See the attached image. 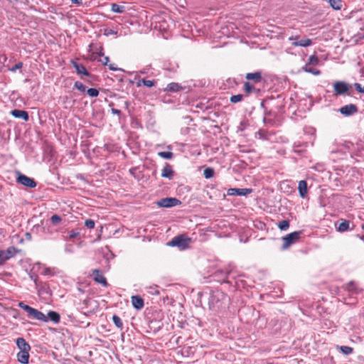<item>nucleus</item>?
<instances>
[{"label":"nucleus","instance_id":"obj_1","mask_svg":"<svg viewBox=\"0 0 364 364\" xmlns=\"http://www.w3.org/2000/svg\"><path fill=\"white\" fill-rule=\"evenodd\" d=\"M191 238L187 237L185 235H179L174 237L170 242H168V245L171 247H177L180 250H183L188 248L191 242Z\"/></svg>","mask_w":364,"mask_h":364},{"label":"nucleus","instance_id":"obj_2","mask_svg":"<svg viewBox=\"0 0 364 364\" xmlns=\"http://www.w3.org/2000/svg\"><path fill=\"white\" fill-rule=\"evenodd\" d=\"M226 299V296L220 291H215L210 294L209 298V304L213 307L219 308L221 306L223 301Z\"/></svg>","mask_w":364,"mask_h":364},{"label":"nucleus","instance_id":"obj_3","mask_svg":"<svg viewBox=\"0 0 364 364\" xmlns=\"http://www.w3.org/2000/svg\"><path fill=\"white\" fill-rule=\"evenodd\" d=\"M300 234L301 232H293L283 237L282 240L284 243L282 245V250L287 249L291 245L296 242L299 240Z\"/></svg>","mask_w":364,"mask_h":364},{"label":"nucleus","instance_id":"obj_4","mask_svg":"<svg viewBox=\"0 0 364 364\" xmlns=\"http://www.w3.org/2000/svg\"><path fill=\"white\" fill-rule=\"evenodd\" d=\"M157 205L163 208H171L180 205L181 201L176 198H165L159 200Z\"/></svg>","mask_w":364,"mask_h":364},{"label":"nucleus","instance_id":"obj_5","mask_svg":"<svg viewBox=\"0 0 364 364\" xmlns=\"http://www.w3.org/2000/svg\"><path fill=\"white\" fill-rule=\"evenodd\" d=\"M16 181L28 188H35L36 186V182L33 178L23 174L20 173Z\"/></svg>","mask_w":364,"mask_h":364},{"label":"nucleus","instance_id":"obj_6","mask_svg":"<svg viewBox=\"0 0 364 364\" xmlns=\"http://www.w3.org/2000/svg\"><path fill=\"white\" fill-rule=\"evenodd\" d=\"M252 188H229L227 192L228 196H247L252 193Z\"/></svg>","mask_w":364,"mask_h":364},{"label":"nucleus","instance_id":"obj_7","mask_svg":"<svg viewBox=\"0 0 364 364\" xmlns=\"http://www.w3.org/2000/svg\"><path fill=\"white\" fill-rule=\"evenodd\" d=\"M93 279L95 282L102 284L103 287H107L108 284L106 278L104 277L102 272L99 269L92 270Z\"/></svg>","mask_w":364,"mask_h":364},{"label":"nucleus","instance_id":"obj_8","mask_svg":"<svg viewBox=\"0 0 364 364\" xmlns=\"http://www.w3.org/2000/svg\"><path fill=\"white\" fill-rule=\"evenodd\" d=\"M339 112L345 116H350L358 112V107L353 104H350L341 107Z\"/></svg>","mask_w":364,"mask_h":364},{"label":"nucleus","instance_id":"obj_9","mask_svg":"<svg viewBox=\"0 0 364 364\" xmlns=\"http://www.w3.org/2000/svg\"><path fill=\"white\" fill-rule=\"evenodd\" d=\"M28 316L38 321L48 322V317H46V316L43 312L34 308H32L31 311L28 314Z\"/></svg>","mask_w":364,"mask_h":364},{"label":"nucleus","instance_id":"obj_10","mask_svg":"<svg viewBox=\"0 0 364 364\" xmlns=\"http://www.w3.org/2000/svg\"><path fill=\"white\" fill-rule=\"evenodd\" d=\"M334 90L336 95H343L348 90V85L342 81H337L333 85Z\"/></svg>","mask_w":364,"mask_h":364},{"label":"nucleus","instance_id":"obj_11","mask_svg":"<svg viewBox=\"0 0 364 364\" xmlns=\"http://www.w3.org/2000/svg\"><path fill=\"white\" fill-rule=\"evenodd\" d=\"M298 191L301 198H306L308 193L307 182L301 180L299 182Z\"/></svg>","mask_w":364,"mask_h":364},{"label":"nucleus","instance_id":"obj_12","mask_svg":"<svg viewBox=\"0 0 364 364\" xmlns=\"http://www.w3.org/2000/svg\"><path fill=\"white\" fill-rule=\"evenodd\" d=\"M18 252V250L16 247L14 246L9 247L6 250H3L4 259L6 261L14 257Z\"/></svg>","mask_w":364,"mask_h":364},{"label":"nucleus","instance_id":"obj_13","mask_svg":"<svg viewBox=\"0 0 364 364\" xmlns=\"http://www.w3.org/2000/svg\"><path fill=\"white\" fill-rule=\"evenodd\" d=\"M345 288L351 295L358 294L361 291L358 284L354 282L348 283Z\"/></svg>","mask_w":364,"mask_h":364},{"label":"nucleus","instance_id":"obj_14","mask_svg":"<svg viewBox=\"0 0 364 364\" xmlns=\"http://www.w3.org/2000/svg\"><path fill=\"white\" fill-rule=\"evenodd\" d=\"M101 50L102 48H101ZM94 60H97L99 62H101L103 65H107L108 62L109 61V58L107 56H104V53L100 50L99 53H92V57Z\"/></svg>","mask_w":364,"mask_h":364},{"label":"nucleus","instance_id":"obj_15","mask_svg":"<svg viewBox=\"0 0 364 364\" xmlns=\"http://www.w3.org/2000/svg\"><path fill=\"white\" fill-rule=\"evenodd\" d=\"M29 351L30 350H20L17 353L18 361L22 364H27L29 359Z\"/></svg>","mask_w":364,"mask_h":364},{"label":"nucleus","instance_id":"obj_16","mask_svg":"<svg viewBox=\"0 0 364 364\" xmlns=\"http://www.w3.org/2000/svg\"><path fill=\"white\" fill-rule=\"evenodd\" d=\"M132 304L133 306L137 310L141 309L144 305L143 299L139 296H132Z\"/></svg>","mask_w":364,"mask_h":364},{"label":"nucleus","instance_id":"obj_17","mask_svg":"<svg viewBox=\"0 0 364 364\" xmlns=\"http://www.w3.org/2000/svg\"><path fill=\"white\" fill-rule=\"evenodd\" d=\"M11 113L16 118H21L25 121H28L29 119L28 112L24 110L14 109Z\"/></svg>","mask_w":364,"mask_h":364},{"label":"nucleus","instance_id":"obj_18","mask_svg":"<svg viewBox=\"0 0 364 364\" xmlns=\"http://www.w3.org/2000/svg\"><path fill=\"white\" fill-rule=\"evenodd\" d=\"M72 65L75 68L77 74L89 76L90 74L83 65L79 64L75 61H72Z\"/></svg>","mask_w":364,"mask_h":364},{"label":"nucleus","instance_id":"obj_19","mask_svg":"<svg viewBox=\"0 0 364 364\" xmlns=\"http://www.w3.org/2000/svg\"><path fill=\"white\" fill-rule=\"evenodd\" d=\"M173 176V171L172 167L168 164H166L164 168L162 169L161 176L164 178H167L168 179L172 178Z\"/></svg>","mask_w":364,"mask_h":364},{"label":"nucleus","instance_id":"obj_20","mask_svg":"<svg viewBox=\"0 0 364 364\" xmlns=\"http://www.w3.org/2000/svg\"><path fill=\"white\" fill-rule=\"evenodd\" d=\"M16 345L20 350H30L31 346L23 338H18L16 339Z\"/></svg>","mask_w":364,"mask_h":364},{"label":"nucleus","instance_id":"obj_21","mask_svg":"<svg viewBox=\"0 0 364 364\" xmlns=\"http://www.w3.org/2000/svg\"><path fill=\"white\" fill-rule=\"evenodd\" d=\"M349 221L341 219L336 226V230L340 232H343L349 229Z\"/></svg>","mask_w":364,"mask_h":364},{"label":"nucleus","instance_id":"obj_22","mask_svg":"<svg viewBox=\"0 0 364 364\" xmlns=\"http://www.w3.org/2000/svg\"><path fill=\"white\" fill-rule=\"evenodd\" d=\"M46 317H48V321L50 320L54 323H58L60 321V314L58 312L54 311H48V316H46Z\"/></svg>","mask_w":364,"mask_h":364},{"label":"nucleus","instance_id":"obj_23","mask_svg":"<svg viewBox=\"0 0 364 364\" xmlns=\"http://www.w3.org/2000/svg\"><path fill=\"white\" fill-rule=\"evenodd\" d=\"M246 79L248 80H253L256 82H259L262 80V75L260 72L250 73L246 75Z\"/></svg>","mask_w":364,"mask_h":364},{"label":"nucleus","instance_id":"obj_24","mask_svg":"<svg viewBox=\"0 0 364 364\" xmlns=\"http://www.w3.org/2000/svg\"><path fill=\"white\" fill-rule=\"evenodd\" d=\"M312 41L309 38H304L299 40V42H292V45L294 46L308 47L311 46Z\"/></svg>","mask_w":364,"mask_h":364},{"label":"nucleus","instance_id":"obj_25","mask_svg":"<svg viewBox=\"0 0 364 364\" xmlns=\"http://www.w3.org/2000/svg\"><path fill=\"white\" fill-rule=\"evenodd\" d=\"M181 89H182V87L179 84H178L176 82H171L167 85L166 90L169 91V92H176L180 91Z\"/></svg>","mask_w":364,"mask_h":364},{"label":"nucleus","instance_id":"obj_26","mask_svg":"<svg viewBox=\"0 0 364 364\" xmlns=\"http://www.w3.org/2000/svg\"><path fill=\"white\" fill-rule=\"evenodd\" d=\"M111 11L114 13L122 14L125 11V7L114 3L111 4Z\"/></svg>","mask_w":364,"mask_h":364},{"label":"nucleus","instance_id":"obj_27","mask_svg":"<svg viewBox=\"0 0 364 364\" xmlns=\"http://www.w3.org/2000/svg\"><path fill=\"white\" fill-rule=\"evenodd\" d=\"M303 70L305 71L306 73H311L314 75H319L321 74V71L316 68H309L308 67V65H305L303 68H302Z\"/></svg>","mask_w":364,"mask_h":364},{"label":"nucleus","instance_id":"obj_28","mask_svg":"<svg viewBox=\"0 0 364 364\" xmlns=\"http://www.w3.org/2000/svg\"><path fill=\"white\" fill-rule=\"evenodd\" d=\"M329 4L334 10H340L342 8L341 0H329Z\"/></svg>","mask_w":364,"mask_h":364},{"label":"nucleus","instance_id":"obj_29","mask_svg":"<svg viewBox=\"0 0 364 364\" xmlns=\"http://www.w3.org/2000/svg\"><path fill=\"white\" fill-rule=\"evenodd\" d=\"M112 321L117 328H118L121 330L123 328V323L122 321V319L119 318V316H118L117 315H115V314L113 315Z\"/></svg>","mask_w":364,"mask_h":364},{"label":"nucleus","instance_id":"obj_30","mask_svg":"<svg viewBox=\"0 0 364 364\" xmlns=\"http://www.w3.org/2000/svg\"><path fill=\"white\" fill-rule=\"evenodd\" d=\"M147 289V292L152 295H159L160 294L159 287L156 285L154 286H149L148 287H146Z\"/></svg>","mask_w":364,"mask_h":364},{"label":"nucleus","instance_id":"obj_31","mask_svg":"<svg viewBox=\"0 0 364 364\" xmlns=\"http://www.w3.org/2000/svg\"><path fill=\"white\" fill-rule=\"evenodd\" d=\"M341 352H342L344 355H350L353 353V348L349 346H341L338 347Z\"/></svg>","mask_w":364,"mask_h":364},{"label":"nucleus","instance_id":"obj_32","mask_svg":"<svg viewBox=\"0 0 364 364\" xmlns=\"http://www.w3.org/2000/svg\"><path fill=\"white\" fill-rule=\"evenodd\" d=\"M203 175L205 178H210L214 175V170L212 168H206L203 171Z\"/></svg>","mask_w":364,"mask_h":364},{"label":"nucleus","instance_id":"obj_33","mask_svg":"<svg viewBox=\"0 0 364 364\" xmlns=\"http://www.w3.org/2000/svg\"><path fill=\"white\" fill-rule=\"evenodd\" d=\"M318 62H319V60H318V57L315 55H313L309 57V61L306 65H308V66L309 65H316L318 63Z\"/></svg>","mask_w":364,"mask_h":364},{"label":"nucleus","instance_id":"obj_34","mask_svg":"<svg viewBox=\"0 0 364 364\" xmlns=\"http://www.w3.org/2000/svg\"><path fill=\"white\" fill-rule=\"evenodd\" d=\"M278 227L281 230H287L289 227V222L284 220L279 223Z\"/></svg>","mask_w":364,"mask_h":364},{"label":"nucleus","instance_id":"obj_35","mask_svg":"<svg viewBox=\"0 0 364 364\" xmlns=\"http://www.w3.org/2000/svg\"><path fill=\"white\" fill-rule=\"evenodd\" d=\"M158 155L165 159H171L173 157V153L171 151H160Z\"/></svg>","mask_w":364,"mask_h":364},{"label":"nucleus","instance_id":"obj_36","mask_svg":"<svg viewBox=\"0 0 364 364\" xmlns=\"http://www.w3.org/2000/svg\"><path fill=\"white\" fill-rule=\"evenodd\" d=\"M243 100V95L241 94L232 95L230 97V101L232 103H237L241 102Z\"/></svg>","mask_w":364,"mask_h":364},{"label":"nucleus","instance_id":"obj_37","mask_svg":"<svg viewBox=\"0 0 364 364\" xmlns=\"http://www.w3.org/2000/svg\"><path fill=\"white\" fill-rule=\"evenodd\" d=\"M141 82L143 83L144 86H146L147 87H151L155 85L156 82L154 80H146L142 79Z\"/></svg>","mask_w":364,"mask_h":364},{"label":"nucleus","instance_id":"obj_38","mask_svg":"<svg viewBox=\"0 0 364 364\" xmlns=\"http://www.w3.org/2000/svg\"><path fill=\"white\" fill-rule=\"evenodd\" d=\"M87 95L92 97H97L99 95V91L95 88H89L87 90Z\"/></svg>","mask_w":364,"mask_h":364},{"label":"nucleus","instance_id":"obj_39","mask_svg":"<svg viewBox=\"0 0 364 364\" xmlns=\"http://www.w3.org/2000/svg\"><path fill=\"white\" fill-rule=\"evenodd\" d=\"M75 87H76L79 91L82 92H85L86 90V87L82 82L79 81H76L75 82Z\"/></svg>","mask_w":364,"mask_h":364},{"label":"nucleus","instance_id":"obj_40","mask_svg":"<svg viewBox=\"0 0 364 364\" xmlns=\"http://www.w3.org/2000/svg\"><path fill=\"white\" fill-rule=\"evenodd\" d=\"M18 306L23 309L25 311H26L28 313V315L29 314L30 311H31L32 308L33 307H31L30 306L24 304L23 302H20L18 304Z\"/></svg>","mask_w":364,"mask_h":364},{"label":"nucleus","instance_id":"obj_41","mask_svg":"<svg viewBox=\"0 0 364 364\" xmlns=\"http://www.w3.org/2000/svg\"><path fill=\"white\" fill-rule=\"evenodd\" d=\"M61 220V218L58 215H53L50 218V221L53 225H58Z\"/></svg>","mask_w":364,"mask_h":364},{"label":"nucleus","instance_id":"obj_42","mask_svg":"<svg viewBox=\"0 0 364 364\" xmlns=\"http://www.w3.org/2000/svg\"><path fill=\"white\" fill-rule=\"evenodd\" d=\"M95 221L91 220V219H88V220H86L85 221V225L89 228V229H92L95 228Z\"/></svg>","mask_w":364,"mask_h":364},{"label":"nucleus","instance_id":"obj_43","mask_svg":"<svg viewBox=\"0 0 364 364\" xmlns=\"http://www.w3.org/2000/svg\"><path fill=\"white\" fill-rule=\"evenodd\" d=\"M244 89L246 92L250 93L253 89V86L248 82H245L244 84Z\"/></svg>","mask_w":364,"mask_h":364},{"label":"nucleus","instance_id":"obj_44","mask_svg":"<svg viewBox=\"0 0 364 364\" xmlns=\"http://www.w3.org/2000/svg\"><path fill=\"white\" fill-rule=\"evenodd\" d=\"M117 33V31H115L114 30L111 29V28H106V29H105V31H104V34L107 36H109L111 35H116Z\"/></svg>","mask_w":364,"mask_h":364},{"label":"nucleus","instance_id":"obj_45","mask_svg":"<svg viewBox=\"0 0 364 364\" xmlns=\"http://www.w3.org/2000/svg\"><path fill=\"white\" fill-rule=\"evenodd\" d=\"M23 66V63L21 62H19L16 63L14 66L11 68L9 70L11 72H16L17 70L21 69Z\"/></svg>","mask_w":364,"mask_h":364},{"label":"nucleus","instance_id":"obj_46","mask_svg":"<svg viewBox=\"0 0 364 364\" xmlns=\"http://www.w3.org/2000/svg\"><path fill=\"white\" fill-rule=\"evenodd\" d=\"M355 90L360 93H364V86L362 87V85L360 83H355L354 85Z\"/></svg>","mask_w":364,"mask_h":364},{"label":"nucleus","instance_id":"obj_47","mask_svg":"<svg viewBox=\"0 0 364 364\" xmlns=\"http://www.w3.org/2000/svg\"><path fill=\"white\" fill-rule=\"evenodd\" d=\"M6 259H4L3 255V250H0V266L3 265L6 262Z\"/></svg>","mask_w":364,"mask_h":364},{"label":"nucleus","instance_id":"obj_48","mask_svg":"<svg viewBox=\"0 0 364 364\" xmlns=\"http://www.w3.org/2000/svg\"><path fill=\"white\" fill-rule=\"evenodd\" d=\"M51 269L50 268H45L43 269V271L42 272V274L43 275H50L52 273H51Z\"/></svg>","mask_w":364,"mask_h":364},{"label":"nucleus","instance_id":"obj_49","mask_svg":"<svg viewBox=\"0 0 364 364\" xmlns=\"http://www.w3.org/2000/svg\"><path fill=\"white\" fill-rule=\"evenodd\" d=\"M289 40L290 41H291V43H292V42H299V36H291V37H289Z\"/></svg>","mask_w":364,"mask_h":364},{"label":"nucleus","instance_id":"obj_50","mask_svg":"<svg viewBox=\"0 0 364 364\" xmlns=\"http://www.w3.org/2000/svg\"><path fill=\"white\" fill-rule=\"evenodd\" d=\"M78 235H79L78 232L71 231L70 232L69 236H70V238H75L76 237H77Z\"/></svg>","mask_w":364,"mask_h":364},{"label":"nucleus","instance_id":"obj_51","mask_svg":"<svg viewBox=\"0 0 364 364\" xmlns=\"http://www.w3.org/2000/svg\"><path fill=\"white\" fill-rule=\"evenodd\" d=\"M111 111H112V113L114 114L120 115V114H121V111L119 109H117L112 108L111 109Z\"/></svg>","mask_w":364,"mask_h":364},{"label":"nucleus","instance_id":"obj_52","mask_svg":"<svg viewBox=\"0 0 364 364\" xmlns=\"http://www.w3.org/2000/svg\"><path fill=\"white\" fill-rule=\"evenodd\" d=\"M70 247H71V245H66L65 248V252H71Z\"/></svg>","mask_w":364,"mask_h":364},{"label":"nucleus","instance_id":"obj_53","mask_svg":"<svg viewBox=\"0 0 364 364\" xmlns=\"http://www.w3.org/2000/svg\"><path fill=\"white\" fill-rule=\"evenodd\" d=\"M109 68L111 70H117V68L114 67V64H109Z\"/></svg>","mask_w":364,"mask_h":364},{"label":"nucleus","instance_id":"obj_54","mask_svg":"<svg viewBox=\"0 0 364 364\" xmlns=\"http://www.w3.org/2000/svg\"><path fill=\"white\" fill-rule=\"evenodd\" d=\"M73 3L76 4H81L82 0H70Z\"/></svg>","mask_w":364,"mask_h":364},{"label":"nucleus","instance_id":"obj_55","mask_svg":"<svg viewBox=\"0 0 364 364\" xmlns=\"http://www.w3.org/2000/svg\"><path fill=\"white\" fill-rule=\"evenodd\" d=\"M136 87H140L141 85H143V83L141 82V80H139L136 82Z\"/></svg>","mask_w":364,"mask_h":364},{"label":"nucleus","instance_id":"obj_56","mask_svg":"<svg viewBox=\"0 0 364 364\" xmlns=\"http://www.w3.org/2000/svg\"><path fill=\"white\" fill-rule=\"evenodd\" d=\"M147 70H148L147 68H144V69L139 70V73H140V74H146L147 73Z\"/></svg>","mask_w":364,"mask_h":364},{"label":"nucleus","instance_id":"obj_57","mask_svg":"<svg viewBox=\"0 0 364 364\" xmlns=\"http://www.w3.org/2000/svg\"><path fill=\"white\" fill-rule=\"evenodd\" d=\"M31 279L34 281L36 284H37V277H33V275H31Z\"/></svg>","mask_w":364,"mask_h":364},{"label":"nucleus","instance_id":"obj_58","mask_svg":"<svg viewBox=\"0 0 364 364\" xmlns=\"http://www.w3.org/2000/svg\"><path fill=\"white\" fill-rule=\"evenodd\" d=\"M26 235H27V237H31V235L29 233H27Z\"/></svg>","mask_w":364,"mask_h":364}]
</instances>
